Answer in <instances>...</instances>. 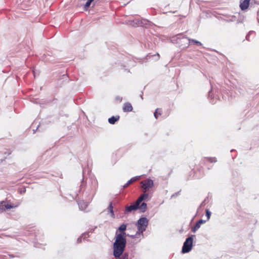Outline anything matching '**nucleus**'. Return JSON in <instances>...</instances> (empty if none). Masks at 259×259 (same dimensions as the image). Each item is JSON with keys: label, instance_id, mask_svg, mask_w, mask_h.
<instances>
[{"label": "nucleus", "instance_id": "25", "mask_svg": "<svg viewBox=\"0 0 259 259\" xmlns=\"http://www.w3.org/2000/svg\"><path fill=\"white\" fill-rule=\"evenodd\" d=\"M211 215V212L208 210H206V216L207 217V220H208L210 219Z\"/></svg>", "mask_w": 259, "mask_h": 259}, {"label": "nucleus", "instance_id": "11", "mask_svg": "<svg viewBox=\"0 0 259 259\" xmlns=\"http://www.w3.org/2000/svg\"><path fill=\"white\" fill-rule=\"evenodd\" d=\"M138 209V207L134 203L130 206H127L125 207V211L126 212H130L133 210H136Z\"/></svg>", "mask_w": 259, "mask_h": 259}, {"label": "nucleus", "instance_id": "4", "mask_svg": "<svg viewBox=\"0 0 259 259\" xmlns=\"http://www.w3.org/2000/svg\"><path fill=\"white\" fill-rule=\"evenodd\" d=\"M195 237V235H191L190 236L186 238L182 247L181 251L182 253H186L191 250L193 246V239Z\"/></svg>", "mask_w": 259, "mask_h": 259}, {"label": "nucleus", "instance_id": "12", "mask_svg": "<svg viewBox=\"0 0 259 259\" xmlns=\"http://www.w3.org/2000/svg\"><path fill=\"white\" fill-rule=\"evenodd\" d=\"M184 38L187 39L189 41V43L188 44L187 47L189 46L191 42H193V44L197 45L198 46H202V43L197 40L190 38L187 37H186Z\"/></svg>", "mask_w": 259, "mask_h": 259}, {"label": "nucleus", "instance_id": "28", "mask_svg": "<svg viewBox=\"0 0 259 259\" xmlns=\"http://www.w3.org/2000/svg\"><path fill=\"white\" fill-rule=\"evenodd\" d=\"M97 228V227H95V228H94V229H89V231H88V232H87L88 233V234H89V233H93V232L94 231L95 229V228ZM88 236H89V234H88Z\"/></svg>", "mask_w": 259, "mask_h": 259}, {"label": "nucleus", "instance_id": "23", "mask_svg": "<svg viewBox=\"0 0 259 259\" xmlns=\"http://www.w3.org/2000/svg\"><path fill=\"white\" fill-rule=\"evenodd\" d=\"M94 1V0H88L84 5V9H87L88 7H90L91 4Z\"/></svg>", "mask_w": 259, "mask_h": 259}, {"label": "nucleus", "instance_id": "35", "mask_svg": "<svg viewBox=\"0 0 259 259\" xmlns=\"http://www.w3.org/2000/svg\"><path fill=\"white\" fill-rule=\"evenodd\" d=\"M33 71L34 76L35 77L36 76V72L34 70Z\"/></svg>", "mask_w": 259, "mask_h": 259}, {"label": "nucleus", "instance_id": "15", "mask_svg": "<svg viewBox=\"0 0 259 259\" xmlns=\"http://www.w3.org/2000/svg\"><path fill=\"white\" fill-rule=\"evenodd\" d=\"M147 208V205L145 202H143L140 205H139V208L141 212H144L146 211Z\"/></svg>", "mask_w": 259, "mask_h": 259}, {"label": "nucleus", "instance_id": "34", "mask_svg": "<svg viewBox=\"0 0 259 259\" xmlns=\"http://www.w3.org/2000/svg\"><path fill=\"white\" fill-rule=\"evenodd\" d=\"M116 99L117 100H120V101H121V99L120 98V97H117L116 98Z\"/></svg>", "mask_w": 259, "mask_h": 259}, {"label": "nucleus", "instance_id": "7", "mask_svg": "<svg viewBox=\"0 0 259 259\" xmlns=\"http://www.w3.org/2000/svg\"><path fill=\"white\" fill-rule=\"evenodd\" d=\"M205 222L206 221L205 220L202 219L199 220L198 222H197L195 226L192 228V232L193 233L196 232V231H197L200 228L201 225L203 224H204Z\"/></svg>", "mask_w": 259, "mask_h": 259}, {"label": "nucleus", "instance_id": "5", "mask_svg": "<svg viewBox=\"0 0 259 259\" xmlns=\"http://www.w3.org/2000/svg\"><path fill=\"white\" fill-rule=\"evenodd\" d=\"M141 187L145 192L148 191L150 188H152L154 185L153 180L150 179H147L144 181L141 182Z\"/></svg>", "mask_w": 259, "mask_h": 259}, {"label": "nucleus", "instance_id": "29", "mask_svg": "<svg viewBox=\"0 0 259 259\" xmlns=\"http://www.w3.org/2000/svg\"><path fill=\"white\" fill-rule=\"evenodd\" d=\"M179 192L175 193V194H172L171 196V198L177 197L179 194Z\"/></svg>", "mask_w": 259, "mask_h": 259}, {"label": "nucleus", "instance_id": "37", "mask_svg": "<svg viewBox=\"0 0 259 259\" xmlns=\"http://www.w3.org/2000/svg\"><path fill=\"white\" fill-rule=\"evenodd\" d=\"M156 55H157L158 57H159V54H158V53H157V54H156Z\"/></svg>", "mask_w": 259, "mask_h": 259}, {"label": "nucleus", "instance_id": "1", "mask_svg": "<svg viewBox=\"0 0 259 259\" xmlns=\"http://www.w3.org/2000/svg\"><path fill=\"white\" fill-rule=\"evenodd\" d=\"M126 244V239L122 238L121 235L115 236V242L113 244V254L115 258H119L123 253Z\"/></svg>", "mask_w": 259, "mask_h": 259}, {"label": "nucleus", "instance_id": "27", "mask_svg": "<svg viewBox=\"0 0 259 259\" xmlns=\"http://www.w3.org/2000/svg\"><path fill=\"white\" fill-rule=\"evenodd\" d=\"M121 259H128V254L127 253H124Z\"/></svg>", "mask_w": 259, "mask_h": 259}, {"label": "nucleus", "instance_id": "30", "mask_svg": "<svg viewBox=\"0 0 259 259\" xmlns=\"http://www.w3.org/2000/svg\"><path fill=\"white\" fill-rule=\"evenodd\" d=\"M83 185H84V180H83V179L82 180V182H81V184L80 186V189H82V188L83 187Z\"/></svg>", "mask_w": 259, "mask_h": 259}, {"label": "nucleus", "instance_id": "33", "mask_svg": "<svg viewBox=\"0 0 259 259\" xmlns=\"http://www.w3.org/2000/svg\"><path fill=\"white\" fill-rule=\"evenodd\" d=\"M26 191V190L24 189L23 190H22L20 192V193H24Z\"/></svg>", "mask_w": 259, "mask_h": 259}, {"label": "nucleus", "instance_id": "36", "mask_svg": "<svg viewBox=\"0 0 259 259\" xmlns=\"http://www.w3.org/2000/svg\"><path fill=\"white\" fill-rule=\"evenodd\" d=\"M141 99L143 100V96L142 95H141Z\"/></svg>", "mask_w": 259, "mask_h": 259}, {"label": "nucleus", "instance_id": "14", "mask_svg": "<svg viewBox=\"0 0 259 259\" xmlns=\"http://www.w3.org/2000/svg\"><path fill=\"white\" fill-rule=\"evenodd\" d=\"M119 119V116H112L108 118V122L111 124H114L117 121H118Z\"/></svg>", "mask_w": 259, "mask_h": 259}, {"label": "nucleus", "instance_id": "32", "mask_svg": "<svg viewBox=\"0 0 259 259\" xmlns=\"http://www.w3.org/2000/svg\"><path fill=\"white\" fill-rule=\"evenodd\" d=\"M138 235V234H136L135 235H128V236H130V237H131V238H135V236H137V235Z\"/></svg>", "mask_w": 259, "mask_h": 259}, {"label": "nucleus", "instance_id": "31", "mask_svg": "<svg viewBox=\"0 0 259 259\" xmlns=\"http://www.w3.org/2000/svg\"><path fill=\"white\" fill-rule=\"evenodd\" d=\"M251 32H249V33L248 34L246 35V39L247 40H249V35H250V34Z\"/></svg>", "mask_w": 259, "mask_h": 259}, {"label": "nucleus", "instance_id": "6", "mask_svg": "<svg viewBox=\"0 0 259 259\" xmlns=\"http://www.w3.org/2000/svg\"><path fill=\"white\" fill-rule=\"evenodd\" d=\"M17 206L14 204H7L5 201H2L0 202V210L4 211L8 209L16 208Z\"/></svg>", "mask_w": 259, "mask_h": 259}, {"label": "nucleus", "instance_id": "22", "mask_svg": "<svg viewBox=\"0 0 259 259\" xmlns=\"http://www.w3.org/2000/svg\"><path fill=\"white\" fill-rule=\"evenodd\" d=\"M206 160L208 162L212 163V162H217V158L215 157H206L205 158Z\"/></svg>", "mask_w": 259, "mask_h": 259}, {"label": "nucleus", "instance_id": "10", "mask_svg": "<svg viewBox=\"0 0 259 259\" xmlns=\"http://www.w3.org/2000/svg\"><path fill=\"white\" fill-rule=\"evenodd\" d=\"M140 177V176H136V177H134L131 178L130 180H128L127 181V182L125 184H124L123 186V188H125L127 187V186H128L132 183L137 181V180H138L139 179Z\"/></svg>", "mask_w": 259, "mask_h": 259}, {"label": "nucleus", "instance_id": "20", "mask_svg": "<svg viewBox=\"0 0 259 259\" xmlns=\"http://www.w3.org/2000/svg\"><path fill=\"white\" fill-rule=\"evenodd\" d=\"M148 197V194L144 192V193L142 194L139 198L142 200V201L143 200H146Z\"/></svg>", "mask_w": 259, "mask_h": 259}, {"label": "nucleus", "instance_id": "13", "mask_svg": "<svg viewBox=\"0 0 259 259\" xmlns=\"http://www.w3.org/2000/svg\"><path fill=\"white\" fill-rule=\"evenodd\" d=\"M78 205L80 210H84L88 205V203L84 202V201H80L78 202Z\"/></svg>", "mask_w": 259, "mask_h": 259}, {"label": "nucleus", "instance_id": "19", "mask_svg": "<svg viewBox=\"0 0 259 259\" xmlns=\"http://www.w3.org/2000/svg\"><path fill=\"white\" fill-rule=\"evenodd\" d=\"M108 208L109 211L111 213V217H114V211H113V207L112 203H110Z\"/></svg>", "mask_w": 259, "mask_h": 259}, {"label": "nucleus", "instance_id": "39", "mask_svg": "<svg viewBox=\"0 0 259 259\" xmlns=\"http://www.w3.org/2000/svg\"><path fill=\"white\" fill-rule=\"evenodd\" d=\"M11 154V152H9V153H8V155H9V154Z\"/></svg>", "mask_w": 259, "mask_h": 259}, {"label": "nucleus", "instance_id": "16", "mask_svg": "<svg viewBox=\"0 0 259 259\" xmlns=\"http://www.w3.org/2000/svg\"><path fill=\"white\" fill-rule=\"evenodd\" d=\"M126 225L125 224H122L119 227V228L116 230V232H117V233H118V232H119L120 233H121L122 232L125 231L126 230Z\"/></svg>", "mask_w": 259, "mask_h": 259}, {"label": "nucleus", "instance_id": "8", "mask_svg": "<svg viewBox=\"0 0 259 259\" xmlns=\"http://www.w3.org/2000/svg\"><path fill=\"white\" fill-rule=\"evenodd\" d=\"M250 0H240V8L241 10H245L248 7Z\"/></svg>", "mask_w": 259, "mask_h": 259}, {"label": "nucleus", "instance_id": "26", "mask_svg": "<svg viewBox=\"0 0 259 259\" xmlns=\"http://www.w3.org/2000/svg\"><path fill=\"white\" fill-rule=\"evenodd\" d=\"M211 97L210 91L208 92V98H209L210 102L211 104H215L216 101L214 100H211V99L210 98Z\"/></svg>", "mask_w": 259, "mask_h": 259}, {"label": "nucleus", "instance_id": "3", "mask_svg": "<svg viewBox=\"0 0 259 259\" xmlns=\"http://www.w3.org/2000/svg\"><path fill=\"white\" fill-rule=\"evenodd\" d=\"M148 225V220L145 217L141 218L137 223L138 231L136 234H141L146 230Z\"/></svg>", "mask_w": 259, "mask_h": 259}, {"label": "nucleus", "instance_id": "2", "mask_svg": "<svg viewBox=\"0 0 259 259\" xmlns=\"http://www.w3.org/2000/svg\"><path fill=\"white\" fill-rule=\"evenodd\" d=\"M98 184L96 179L93 176H91L89 178V186H87L88 191H89V200H92L93 197L96 194V190L98 188Z\"/></svg>", "mask_w": 259, "mask_h": 259}, {"label": "nucleus", "instance_id": "17", "mask_svg": "<svg viewBox=\"0 0 259 259\" xmlns=\"http://www.w3.org/2000/svg\"><path fill=\"white\" fill-rule=\"evenodd\" d=\"M83 237V239H85V238H88L89 237V236H88V232H85L84 233H83L81 235V236H80V237H79L77 240V242L78 243H81L82 240V238Z\"/></svg>", "mask_w": 259, "mask_h": 259}, {"label": "nucleus", "instance_id": "24", "mask_svg": "<svg viewBox=\"0 0 259 259\" xmlns=\"http://www.w3.org/2000/svg\"><path fill=\"white\" fill-rule=\"evenodd\" d=\"M142 201L141 200V199L139 198H138V199L134 203V204L139 208V205Z\"/></svg>", "mask_w": 259, "mask_h": 259}, {"label": "nucleus", "instance_id": "9", "mask_svg": "<svg viewBox=\"0 0 259 259\" xmlns=\"http://www.w3.org/2000/svg\"><path fill=\"white\" fill-rule=\"evenodd\" d=\"M133 108L132 104L129 102H126L124 104L123 107V111L125 112H131L133 110Z\"/></svg>", "mask_w": 259, "mask_h": 259}, {"label": "nucleus", "instance_id": "21", "mask_svg": "<svg viewBox=\"0 0 259 259\" xmlns=\"http://www.w3.org/2000/svg\"><path fill=\"white\" fill-rule=\"evenodd\" d=\"M119 235H121L122 237V238L123 239H126L125 238V236H128V234H126V233L125 232V231L124 232H122L121 233H117V232H116V234H115V236H117V237H118Z\"/></svg>", "mask_w": 259, "mask_h": 259}, {"label": "nucleus", "instance_id": "18", "mask_svg": "<svg viewBox=\"0 0 259 259\" xmlns=\"http://www.w3.org/2000/svg\"><path fill=\"white\" fill-rule=\"evenodd\" d=\"M161 114V109L157 108L155 111V112L154 113V116L156 119H157L158 115H160Z\"/></svg>", "mask_w": 259, "mask_h": 259}, {"label": "nucleus", "instance_id": "38", "mask_svg": "<svg viewBox=\"0 0 259 259\" xmlns=\"http://www.w3.org/2000/svg\"><path fill=\"white\" fill-rule=\"evenodd\" d=\"M136 24H137V25H139V24H139V22L138 21V23H136Z\"/></svg>", "mask_w": 259, "mask_h": 259}]
</instances>
